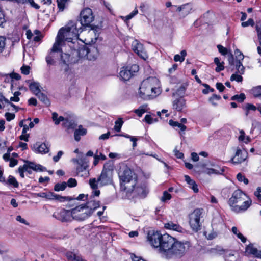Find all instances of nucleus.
I'll return each mask as SVG.
<instances>
[{
    "mask_svg": "<svg viewBox=\"0 0 261 261\" xmlns=\"http://www.w3.org/2000/svg\"><path fill=\"white\" fill-rule=\"evenodd\" d=\"M83 31L81 25L77 21H70L66 26L61 28L58 31L55 40L58 38V43L62 46L67 45L72 50L73 54L75 53L80 58L86 57L89 60L95 59L96 55L91 57V54L94 53L96 49L94 48L88 49L86 47H82L76 50L77 45L75 44V41L78 39L79 34Z\"/></svg>",
    "mask_w": 261,
    "mask_h": 261,
    "instance_id": "1",
    "label": "nucleus"
},
{
    "mask_svg": "<svg viewBox=\"0 0 261 261\" xmlns=\"http://www.w3.org/2000/svg\"><path fill=\"white\" fill-rule=\"evenodd\" d=\"M164 251L162 255L166 258L182 256L190 247L189 242L177 241L171 236L164 237Z\"/></svg>",
    "mask_w": 261,
    "mask_h": 261,
    "instance_id": "2",
    "label": "nucleus"
},
{
    "mask_svg": "<svg viewBox=\"0 0 261 261\" xmlns=\"http://www.w3.org/2000/svg\"><path fill=\"white\" fill-rule=\"evenodd\" d=\"M162 92L160 82L155 77H149L144 80L141 83L138 95L145 100L156 97Z\"/></svg>",
    "mask_w": 261,
    "mask_h": 261,
    "instance_id": "3",
    "label": "nucleus"
},
{
    "mask_svg": "<svg viewBox=\"0 0 261 261\" xmlns=\"http://www.w3.org/2000/svg\"><path fill=\"white\" fill-rule=\"evenodd\" d=\"M114 173V166L111 163H106L104 165L103 170L99 177L96 179L95 178L89 179L90 187L94 190V196H98L100 191L98 190V187H102L112 184Z\"/></svg>",
    "mask_w": 261,
    "mask_h": 261,
    "instance_id": "4",
    "label": "nucleus"
},
{
    "mask_svg": "<svg viewBox=\"0 0 261 261\" xmlns=\"http://www.w3.org/2000/svg\"><path fill=\"white\" fill-rule=\"evenodd\" d=\"M100 206L99 201L89 199L86 203L80 205L71 209L73 219L82 221L89 218L93 212Z\"/></svg>",
    "mask_w": 261,
    "mask_h": 261,
    "instance_id": "5",
    "label": "nucleus"
},
{
    "mask_svg": "<svg viewBox=\"0 0 261 261\" xmlns=\"http://www.w3.org/2000/svg\"><path fill=\"white\" fill-rule=\"evenodd\" d=\"M228 204L232 211L236 213L246 211L251 205L252 200L247 195L240 190L234 191L229 199Z\"/></svg>",
    "mask_w": 261,
    "mask_h": 261,
    "instance_id": "6",
    "label": "nucleus"
},
{
    "mask_svg": "<svg viewBox=\"0 0 261 261\" xmlns=\"http://www.w3.org/2000/svg\"><path fill=\"white\" fill-rule=\"evenodd\" d=\"M133 175V172L128 167L123 168L119 173L121 187L126 191H130L131 187L133 188L136 184Z\"/></svg>",
    "mask_w": 261,
    "mask_h": 261,
    "instance_id": "7",
    "label": "nucleus"
},
{
    "mask_svg": "<svg viewBox=\"0 0 261 261\" xmlns=\"http://www.w3.org/2000/svg\"><path fill=\"white\" fill-rule=\"evenodd\" d=\"M169 236L168 234L162 235L158 231H149L147 235V241L149 244L155 248H159L160 252L162 254L164 251V237Z\"/></svg>",
    "mask_w": 261,
    "mask_h": 261,
    "instance_id": "8",
    "label": "nucleus"
},
{
    "mask_svg": "<svg viewBox=\"0 0 261 261\" xmlns=\"http://www.w3.org/2000/svg\"><path fill=\"white\" fill-rule=\"evenodd\" d=\"M203 210L195 209L189 216V224L193 231H198L201 228L200 218L202 217Z\"/></svg>",
    "mask_w": 261,
    "mask_h": 261,
    "instance_id": "9",
    "label": "nucleus"
},
{
    "mask_svg": "<svg viewBox=\"0 0 261 261\" xmlns=\"http://www.w3.org/2000/svg\"><path fill=\"white\" fill-rule=\"evenodd\" d=\"M63 46L58 43V38L55 40L52 48L46 57V61L48 65H54L55 63L56 60L62 51V47Z\"/></svg>",
    "mask_w": 261,
    "mask_h": 261,
    "instance_id": "10",
    "label": "nucleus"
},
{
    "mask_svg": "<svg viewBox=\"0 0 261 261\" xmlns=\"http://www.w3.org/2000/svg\"><path fill=\"white\" fill-rule=\"evenodd\" d=\"M94 20V15L92 10L89 8H84L80 13V24L82 26H89Z\"/></svg>",
    "mask_w": 261,
    "mask_h": 261,
    "instance_id": "11",
    "label": "nucleus"
},
{
    "mask_svg": "<svg viewBox=\"0 0 261 261\" xmlns=\"http://www.w3.org/2000/svg\"><path fill=\"white\" fill-rule=\"evenodd\" d=\"M139 71V66L134 64L130 66L123 67L121 68L120 73V77L124 81L129 80L135 73Z\"/></svg>",
    "mask_w": 261,
    "mask_h": 261,
    "instance_id": "12",
    "label": "nucleus"
},
{
    "mask_svg": "<svg viewBox=\"0 0 261 261\" xmlns=\"http://www.w3.org/2000/svg\"><path fill=\"white\" fill-rule=\"evenodd\" d=\"M192 10V5L189 3L180 6L174 5L172 11L176 12L180 18H183L187 16Z\"/></svg>",
    "mask_w": 261,
    "mask_h": 261,
    "instance_id": "13",
    "label": "nucleus"
},
{
    "mask_svg": "<svg viewBox=\"0 0 261 261\" xmlns=\"http://www.w3.org/2000/svg\"><path fill=\"white\" fill-rule=\"evenodd\" d=\"M88 162L85 158H80V160H77L76 163L79 165L76 168L77 174L81 177H87L89 174L88 170Z\"/></svg>",
    "mask_w": 261,
    "mask_h": 261,
    "instance_id": "14",
    "label": "nucleus"
},
{
    "mask_svg": "<svg viewBox=\"0 0 261 261\" xmlns=\"http://www.w3.org/2000/svg\"><path fill=\"white\" fill-rule=\"evenodd\" d=\"M247 151L242 150L239 147L236 149L234 155L231 158L230 162L233 164H239L244 162L247 158Z\"/></svg>",
    "mask_w": 261,
    "mask_h": 261,
    "instance_id": "15",
    "label": "nucleus"
},
{
    "mask_svg": "<svg viewBox=\"0 0 261 261\" xmlns=\"http://www.w3.org/2000/svg\"><path fill=\"white\" fill-rule=\"evenodd\" d=\"M53 216L62 222H70L73 220L71 210L62 209L55 213Z\"/></svg>",
    "mask_w": 261,
    "mask_h": 261,
    "instance_id": "16",
    "label": "nucleus"
},
{
    "mask_svg": "<svg viewBox=\"0 0 261 261\" xmlns=\"http://www.w3.org/2000/svg\"><path fill=\"white\" fill-rule=\"evenodd\" d=\"M132 49L138 56L144 60L148 58V56L144 50L143 45L135 40L132 42Z\"/></svg>",
    "mask_w": 261,
    "mask_h": 261,
    "instance_id": "17",
    "label": "nucleus"
},
{
    "mask_svg": "<svg viewBox=\"0 0 261 261\" xmlns=\"http://www.w3.org/2000/svg\"><path fill=\"white\" fill-rule=\"evenodd\" d=\"M164 227L167 229L172 230L181 233H184L186 232V230L178 224L172 221H169L165 223Z\"/></svg>",
    "mask_w": 261,
    "mask_h": 261,
    "instance_id": "18",
    "label": "nucleus"
},
{
    "mask_svg": "<svg viewBox=\"0 0 261 261\" xmlns=\"http://www.w3.org/2000/svg\"><path fill=\"white\" fill-rule=\"evenodd\" d=\"M132 190L130 191H127V192H133L136 195H138L141 198H144L146 197L148 193V190L146 186H140L135 188V186L131 187Z\"/></svg>",
    "mask_w": 261,
    "mask_h": 261,
    "instance_id": "19",
    "label": "nucleus"
},
{
    "mask_svg": "<svg viewBox=\"0 0 261 261\" xmlns=\"http://www.w3.org/2000/svg\"><path fill=\"white\" fill-rule=\"evenodd\" d=\"M186 100L182 97L175 99L172 102L173 109L180 112L186 107Z\"/></svg>",
    "mask_w": 261,
    "mask_h": 261,
    "instance_id": "20",
    "label": "nucleus"
},
{
    "mask_svg": "<svg viewBox=\"0 0 261 261\" xmlns=\"http://www.w3.org/2000/svg\"><path fill=\"white\" fill-rule=\"evenodd\" d=\"M247 255H252L256 257H260L261 256V251H259L257 249L254 247L253 245L250 244L246 247L245 250Z\"/></svg>",
    "mask_w": 261,
    "mask_h": 261,
    "instance_id": "21",
    "label": "nucleus"
},
{
    "mask_svg": "<svg viewBox=\"0 0 261 261\" xmlns=\"http://www.w3.org/2000/svg\"><path fill=\"white\" fill-rule=\"evenodd\" d=\"M46 199L48 200H55L58 201L63 202L65 200L69 199V197H63L56 194L52 192H46Z\"/></svg>",
    "mask_w": 261,
    "mask_h": 261,
    "instance_id": "22",
    "label": "nucleus"
},
{
    "mask_svg": "<svg viewBox=\"0 0 261 261\" xmlns=\"http://www.w3.org/2000/svg\"><path fill=\"white\" fill-rule=\"evenodd\" d=\"M34 151L36 153H46L49 151V148L45 143L38 144L36 143L34 145Z\"/></svg>",
    "mask_w": 261,
    "mask_h": 261,
    "instance_id": "23",
    "label": "nucleus"
},
{
    "mask_svg": "<svg viewBox=\"0 0 261 261\" xmlns=\"http://www.w3.org/2000/svg\"><path fill=\"white\" fill-rule=\"evenodd\" d=\"M86 133V129L83 128L82 125H79L78 129H76L74 133L75 140L76 141H79L81 139V136L85 135Z\"/></svg>",
    "mask_w": 261,
    "mask_h": 261,
    "instance_id": "24",
    "label": "nucleus"
},
{
    "mask_svg": "<svg viewBox=\"0 0 261 261\" xmlns=\"http://www.w3.org/2000/svg\"><path fill=\"white\" fill-rule=\"evenodd\" d=\"M184 177L185 181L189 185V187L191 188L195 193H197L198 192V188L195 181L192 179L188 175H185Z\"/></svg>",
    "mask_w": 261,
    "mask_h": 261,
    "instance_id": "25",
    "label": "nucleus"
},
{
    "mask_svg": "<svg viewBox=\"0 0 261 261\" xmlns=\"http://www.w3.org/2000/svg\"><path fill=\"white\" fill-rule=\"evenodd\" d=\"M149 108L147 104L140 106L137 109L134 110V112L139 117H141L143 114L146 112H148Z\"/></svg>",
    "mask_w": 261,
    "mask_h": 261,
    "instance_id": "26",
    "label": "nucleus"
},
{
    "mask_svg": "<svg viewBox=\"0 0 261 261\" xmlns=\"http://www.w3.org/2000/svg\"><path fill=\"white\" fill-rule=\"evenodd\" d=\"M29 88L30 90L35 95L41 92L40 86L39 83L36 82H31L29 83Z\"/></svg>",
    "mask_w": 261,
    "mask_h": 261,
    "instance_id": "27",
    "label": "nucleus"
},
{
    "mask_svg": "<svg viewBox=\"0 0 261 261\" xmlns=\"http://www.w3.org/2000/svg\"><path fill=\"white\" fill-rule=\"evenodd\" d=\"M66 256L69 261H86L83 259L80 256L72 252H67Z\"/></svg>",
    "mask_w": 261,
    "mask_h": 261,
    "instance_id": "28",
    "label": "nucleus"
},
{
    "mask_svg": "<svg viewBox=\"0 0 261 261\" xmlns=\"http://www.w3.org/2000/svg\"><path fill=\"white\" fill-rule=\"evenodd\" d=\"M63 123L62 124V125L64 127L66 128L67 130L70 129H74L76 126V124L75 123L72 121L70 120L64 118V121H63Z\"/></svg>",
    "mask_w": 261,
    "mask_h": 261,
    "instance_id": "29",
    "label": "nucleus"
},
{
    "mask_svg": "<svg viewBox=\"0 0 261 261\" xmlns=\"http://www.w3.org/2000/svg\"><path fill=\"white\" fill-rule=\"evenodd\" d=\"M239 133L240 136L238 138L239 141L243 142L246 144H247L251 141L250 138L249 136L245 135V133L244 130H240Z\"/></svg>",
    "mask_w": 261,
    "mask_h": 261,
    "instance_id": "30",
    "label": "nucleus"
},
{
    "mask_svg": "<svg viewBox=\"0 0 261 261\" xmlns=\"http://www.w3.org/2000/svg\"><path fill=\"white\" fill-rule=\"evenodd\" d=\"M256 30L257 31V34L258 39L259 42V45L257 47V52L261 55V24H257L255 26Z\"/></svg>",
    "mask_w": 261,
    "mask_h": 261,
    "instance_id": "31",
    "label": "nucleus"
},
{
    "mask_svg": "<svg viewBox=\"0 0 261 261\" xmlns=\"http://www.w3.org/2000/svg\"><path fill=\"white\" fill-rule=\"evenodd\" d=\"M214 61L215 64L217 65V67L215 69V71L216 72H219L224 69V62H221L220 59L218 57L215 58Z\"/></svg>",
    "mask_w": 261,
    "mask_h": 261,
    "instance_id": "32",
    "label": "nucleus"
},
{
    "mask_svg": "<svg viewBox=\"0 0 261 261\" xmlns=\"http://www.w3.org/2000/svg\"><path fill=\"white\" fill-rule=\"evenodd\" d=\"M224 172V170L222 169H214V168H207L205 170L204 172L208 175L211 174H221Z\"/></svg>",
    "mask_w": 261,
    "mask_h": 261,
    "instance_id": "33",
    "label": "nucleus"
},
{
    "mask_svg": "<svg viewBox=\"0 0 261 261\" xmlns=\"http://www.w3.org/2000/svg\"><path fill=\"white\" fill-rule=\"evenodd\" d=\"M243 109L245 112L246 116L248 115L250 111H255L257 110V108H256L254 105L248 103H246L243 107Z\"/></svg>",
    "mask_w": 261,
    "mask_h": 261,
    "instance_id": "34",
    "label": "nucleus"
},
{
    "mask_svg": "<svg viewBox=\"0 0 261 261\" xmlns=\"http://www.w3.org/2000/svg\"><path fill=\"white\" fill-rule=\"evenodd\" d=\"M169 124L172 127H178L181 132H184L187 129V127L185 125L180 123L177 121H174L172 120H169Z\"/></svg>",
    "mask_w": 261,
    "mask_h": 261,
    "instance_id": "35",
    "label": "nucleus"
},
{
    "mask_svg": "<svg viewBox=\"0 0 261 261\" xmlns=\"http://www.w3.org/2000/svg\"><path fill=\"white\" fill-rule=\"evenodd\" d=\"M187 55V52L185 50L181 51L180 54H176L174 57V60L175 62H182L185 60V57Z\"/></svg>",
    "mask_w": 261,
    "mask_h": 261,
    "instance_id": "36",
    "label": "nucleus"
},
{
    "mask_svg": "<svg viewBox=\"0 0 261 261\" xmlns=\"http://www.w3.org/2000/svg\"><path fill=\"white\" fill-rule=\"evenodd\" d=\"M52 119L56 125H58L61 122L64 121V118L63 116L58 117L56 112L52 113Z\"/></svg>",
    "mask_w": 261,
    "mask_h": 261,
    "instance_id": "37",
    "label": "nucleus"
},
{
    "mask_svg": "<svg viewBox=\"0 0 261 261\" xmlns=\"http://www.w3.org/2000/svg\"><path fill=\"white\" fill-rule=\"evenodd\" d=\"M6 183L9 185L13 186L14 188H18L19 186V184L16 178L11 175L8 177Z\"/></svg>",
    "mask_w": 261,
    "mask_h": 261,
    "instance_id": "38",
    "label": "nucleus"
},
{
    "mask_svg": "<svg viewBox=\"0 0 261 261\" xmlns=\"http://www.w3.org/2000/svg\"><path fill=\"white\" fill-rule=\"evenodd\" d=\"M60 56H61V60L64 64H68L72 62L70 59V55L68 54L63 53L62 52L61 53V52Z\"/></svg>",
    "mask_w": 261,
    "mask_h": 261,
    "instance_id": "39",
    "label": "nucleus"
},
{
    "mask_svg": "<svg viewBox=\"0 0 261 261\" xmlns=\"http://www.w3.org/2000/svg\"><path fill=\"white\" fill-rule=\"evenodd\" d=\"M241 61H236L235 66L237 70V72L240 74H243L245 71V68Z\"/></svg>",
    "mask_w": 261,
    "mask_h": 261,
    "instance_id": "40",
    "label": "nucleus"
},
{
    "mask_svg": "<svg viewBox=\"0 0 261 261\" xmlns=\"http://www.w3.org/2000/svg\"><path fill=\"white\" fill-rule=\"evenodd\" d=\"M67 187V184L66 182L62 183H57L54 186V190L55 191H64Z\"/></svg>",
    "mask_w": 261,
    "mask_h": 261,
    "instance_id": "41",
    "label": "nucleus"
},
{
    "mask_svg": "<svg viewBox=\"0 0 261 261\" xmlns=\"http://www.w3.org/2000/svg\"><path fill=\"white\" fill-rule=\"evenodd\" d=\"M123 123V121L122 118H119L117 121H115L114 129L117 132H120Z\"/></svg>",
    "mask_w": 261,
    "mask_h": 261,
    "instance_id": "42",
    "label": "nucleus"
},
{
    "mask_svg": "<svg viewBox=\"0 0 261 261\" xmlns=\"http://www.w3.org/2000/svg\"><path fill=\"white\" fill-rule=\"evenodd\" d=\"M226 252V250L220 247L213 248L211 250V252L216 255H223Z\"/></svg>",
    "mask_w": 261,
    "mask_h": 261,
    "instance_id": "43",
    "label": "nucleus"
},
{
    "mask_svg": "<svg viewBox=\"0 0 261 261\" xmlns=\"http://www.w3.org/2000/svg\"><path fill=\"white\" fill-rule=\"evenodd\" d=\"M38 98L42 101L44 103L47 105L49 103V100L46 95L40 92L39 93L36 95Z\"/></svg>",
    "mask_w": 261,
    "mask_h": 261,
    "instance_id": "44",
    "label": "nucleus"
},
{
    "mask_svg": "<svg viewBox=\"0 0 261 261\" xmlns=\"http://www.w3.org/2000/svg\"><path fill=\"white\" fill-rule=\"evenodd\" d=\"M251 93L255 97H259L261 96V86H258L253 87L251 89Z\"/></svg>",
    "mask_w": 261,
    "mask_h": 261,
    "instance_id": "45",
    "label": "nucleus"
},
{
    "mask_svg": "<svg viewBox=\"0 0 261 261\" xmlns=\"http://www.w3.org/2000/svg\"><path fill=\"white\" fill-rule=\"evenodd\" d=\"M58 8L59 11H63L65 9L67 2L64 0H57Z\"/></svg>",
    "mask_w": 261,
    "mask_h": 261,
    "instance_id": "46",
    "label": "nucleus"
},
{
    "mask_svg": "<svg viewBox=\"0 0 261 261\" xmlns=\"http://www.w3.org/2000/svg\"><path fill=\"white\" fill-rule=\"evenodd\" d=\"M245 98V95L244 93H241L239 95H235L233 96L231 99L232 100H237L239 102H242L244 100Z\"/></svg>",
    "mask_w": 261,
    "mask_h": 261,
    "instance_id": "47",
    "label": "nucleus"
},
{
    "mask_svg": "<svg viewBox=\"0 0 261 261\" xmlns=\"http://www.w3.org/2000/svg\"><path fill=\"white\" fill-rule=\"evenodd\" d=\"M94 194H93V195H91L90 196L89 198H88V195H85L84 194H80L77 197V198H76V199L78 200H87V201L89 200V199H92V200H95L94 199V197H93Z\"/></svg>",
    "mask_w": 261,
    "mask_h": 261,
    "instance_id": "48",
    "label": "nucleus"
},
{
    "mask_svg": "<svg viewBox=\"0 0 261 261\" xmlns=\"http://www.w3.org/2000/svg\"><path fill=\"white\" fill-rule=\"evenodd\" d=\"M237 178L240 182H243L245 185H247L249 182V180L245 177L242 173H239L237 175Z\"/></svg>",
    "mask_w": 261,
    "mask_h": 261,
    "instance_id": "49",
    "label": "nucleus"
},
{
    "mask_svg": "<svg viewBox=\"0 0 261 261\" xmlns=\"http://www.w3.org/2000/svg\"><path fill=\"white\" fill-rule=\"evenodd\" d=\"M138 10L136 8H135V9L129 14L126 16L125 17H123V19L125 21H128L133 17H134L138 13Z\"/></svg>",
    "mask_w": 261,
    "mask_h": 261,
    "instance_id": "50",
    "label": "nucleus"
},
{
    "mask_svg": "<svg viewBox=\"0 0 261 261\" xmlns=\"http://www.w3.org/2000/svg\"><path fill=\"white\" fill-rule=\"evenodd\" d=\"M241 75V74L239 75L237 73L233 74L230 77V80L231 81H236L238 82H242L243 80V77Z\"/></svg>",
    "mask_w": 261,
    "mask_h": 261,
    "instance_id": "51",
    "label": "nucleus"
},
{
    "mask_svg": "<svg viewBox=\"0 0 261 261\" xmlns=\"http://www.w3.org/2000/svg\"><path fill=\"white\" fill-rule=\"evenodd\" d=\"M234 55L237 59L236 61H242L244 59V55L238 49L234 51Z\"/></svg>",
    "mask_w": 261,
    "mask_h": 261,
    "instance_id": "52",
    "label": "nucleus"
},
{
    "mask_svg": "<svg viewBox=\"0 0 261 261\" xmlns=\"http://www.w3.org/2000/svg\"><path fill=\"white\" fill-rule=\"evenodd\" d=\"M171 198V195L167 191L163 192V195L161 198V200L162 202H166L167 200H169Z\"/></svg>",
    "mask_w": 261,
    "mask_h": 261,
    "instance_id": "53",
    "label": "nucleus"
},
{
    "mask_svg": "<svg viewBox=\"0 0 261 261\" xmlns=\"http://www.w3.org/2000/svg\"><path fill=\"white\" fill-rule=\"evenodd\" d=\"M217 48L218 49L219 51L221 54L222 55H226L228 54L229 51H228L227 49L224 47H223L221 45H218Z\"/></svg>",
    "mask_w": 261,
    "mask_h": 261,
    "instance_id": "54",
    "label": "nucleus"
},
{
    "mask_svg": "<svg viewBox=\"0 0 261 261\" xmlns=\"http://www.w3.org/2000/svg\"><path fill=\"white\" fill-rule=\"evenodd\" d=\"M69 187H74L77 185V181L74 178H69L66 182Z\"/></svg>",
    "mask_w": 261,
    "mask_h": 261,
    "instance_id": "55",
    "label": "nucleus"
},
{
    "mask_svg": "<svg viewBox=\"0 0 261 261\" xmlns=\"http://www.w3.org/2000/svg\"><path fill=\"white\" fill-rule=\"evenodd\" d=\"M144 120H145V122L146 123H147L148 124H152L154 122L157 121L156 119L153 120V119L151 117V116L150 115H146L145 116Z\"/></svg>",
    "mask_w": 261,
    "mask_h": 261,
    "instance_id": "56",
    "label": "nucleus"
},
{
    "mask_svg": "<svg viewBox=\"0 0 261 261\" xmlns=\"http://www.w3.org/2000/svg\"><path fill=\"white\" fill-rule=\"evenodd\" d=\"M5 117L7 121H10L15 118V115L13 113L7 112L5 114Z\"/></svg>",
    "mask_w": 261,
    "mask_h": 261,
    "instance_id": "57",
    "label": "nucleus"
},
{
    "mask_svg": "<svg viewBox=\"0 0 261 261\" xmlns=\"http://www.w3.org/2000/svg\"><path fill=\"white\" fill-rule=\"evenodd\" d=\"M6 45V38L3 36H0V53L4 50Z\"/></svg>",
    "mask_w": 261,
    "mask_h": 261,
    "instance_id": "58",
    "label": "nucleus"
},
{
    "mask_svg": "<svg viewBox=\"0 0 261 261\" xmlns=\"http://www.w3.org/2000/svg\"><path fill=\"white\" fill-rule=\"evenodd\" d=\"M254 24L253 20L251 18L249 19L247 21L243 22L242 23V26L243 27H246L249 25L253 26Z\"/></svg>",
    "mask_w": 261,
    "mask_h": 261,
    "instance_id": "59",
    "label": "nucleus"
},
{
    "mask_svg": "<svg viewBox=\"0 0 261 261\" xmlns=\"http://www.w3.org/2000/svg\"><path fill=\"white\" fill-rule=\"evenodd\" d=\"M20 69L21 73L24 75H28L30 73V68L28 66H23Z\"/></svg>",
    "mask_w": 261,
    "mask_h": 261,
    "instance_id": "60",
    "label": "nucleus"
},
{
    "mask_svg": "<svg viewBox=\"0 0 261 261\" xmlns=\"http://www.w3.org/2000/svg\"><path fill=\"white\" fill-rule=\"evenodd\" d=\"M220 98L221 97L220 96L213 95L211 98H210L209 100L213 105L216 106L217 104L214 102V101L219 100Z\"/></svg>",
    "mask_w": 261,
    "mask_h": 261,
    "instance_id": "61",
    "label": "nucleus"
},
{
    "mask_svg": "<svg viewBox=\"0 0 261 261\" xmlns=\"http://www.w3.org/2000/svg\"><path fill=\"white\" fill-rule=\"evenodd\" d=\"M9 77L11 78V81L13 79L19 80L21 79V76L18 73L13 72L9 74Z\"/></svg>",
    "mask_w": 261,
    "mask_h": 261,
    "instance_id": "62",
    "label": "nucleus"
},
{
    "mask_svg": "<svg viewBox=\"0 0 261 261\" xmlns=\"http://www.w3.org/2000/svg\"><path fill=\"white\" fill-rule=\"evenodd\" d=\"M63 154V152L62 151H58L57 155L56 156H54L53 158V161L55 162H57L59 161V160L60 159L62 155Z\"/></svg>",
    "mask_w": 261,
    "mask_h": 261,
    "instance_id": "63",
    "label": "nucleus"
},
{
    "mask_svg": "<svg viewBox=\"0 0 261 261\" xmlns=\"http://www.w3.org/2000/svg\"><path fill=\"white\" fill-rule=\"evenodd\" d=\"M185 92V87L181 86L177 90L176 92V94L178 95L182 96L184 95Z\"/></svg>",
    "mask_w": 261,
    "mask_h": 261,
    "instance_id": "64",
    "label": "nucleus"
}]
</instances>
